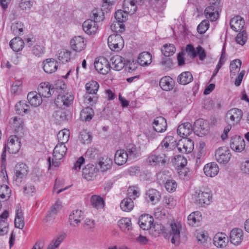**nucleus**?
Here are the masks:
<instances>
[{"instance_id": "3c124183", "label": "nucleus", "mask_w": 249, "mask_h": 249, "mask_svg": "<svg viewBox=\"0 0 249 249\" xmlns=\"http://www.w3.org/2000/svg\"><path fill=\"white\" fill-rule=\"evenodd\" d=\"M112 160L110 159L107 158H103L99 162L98 165L102 172H106L111 168Z\"/></svg>"}, {"instance_id": "f03ea898", "label": "nucleus", "mask_w": 249, "mask_h": 249, "mask_svg": "<svg viewBox=\"0 0 249 249\" xmlns=\"http://www.w3.org/2000/svg\"><path fill=\"white\" fill-rule=\"evenodd\" d=\"M66 86L62 84L61 86H56L55 87L48 82H42L38 87V93L42 97L49 98L56 92L57 93H62L66 89Z\"/></svg>"}, {"instance_id": "e2e57ef3", "label": "nucleus", "mask_w": 249, "mask_h": 249, "mask_svg": "<svg viewBox=\"0 0 249 249\" xmlns=\"http://www.w3.org/2000/svg\"><path fill=\"white\" fill-rule=\"evenodd\" d=\"M32 53L36 56L40 57L44 54L45 48L42 45L36 44L33 48Z\"/></svg>"}, {"instance_id": "2eb2a0df", "label": "nucleus", "mask_w": 249, "mask_h": 249, "mask_svg": "<svg viewBox=\"0 0 249 249\" xmlns=\"http://www.w3.org/2000/svg\"><path fill=\"white\" fill-rule=\"evenodd\" d=\"M97 169L93 164H88L82 170V176L88 181L93 180L96 176Z\"/></svg>"}, {"instance_id": "37998d69", "label": "nucleus", "mask_w": 249, "mask_h": 249, "mask_svg": "<svg viewBox=\"0 0 249 249\" xmlns=\"http://www.w3.org/2000/svg\"><path fill=\"white\" fill-rule=\"evenodd\" d=\"M134 207V202L130 197L124 198L120 203V208L124 212H130Z\"/></svg>"}, {"instance_id": "680f3d73", "label": "nucleus", "mask_w": 249, "mask_h": 249, "mask_svg": "<svg viewBox=\"0 0 249 249\" xmlns=\"http://www.w3.org/2000/svg\"><path fill=\"white\" fill-rule=\"evenodd\" d=\"M164 186L168 192L172 193L176 190L177 184L175 180L169 179L166 181Z\"/></svg>"}, {"instance_id": "6ab92c4d", "label": "nucleus", "mask_w": 249, "mask_h": 249, "mask_svg": "<svg viewBox=\"0 0 249 249\" xmlns=\"http://www.w3.org/2000/svg\"><path fill=\"white\" fill-rule=\"evenodd\" d=\"M231 28L235 32H241L244 30L245 21L243 18L239 16H237L231 19Z\"/></svg>"}, {"instance_id": "39448f33", "label": "nucleus", "mask_w": 249, "mask_h": 249, "mask_svg": "<svg viewBox=\"0 0 249 249\" xmlns=\"http://www.w3.org/2000/svg\"><path fill=\"white\" fill-rule=\"evenodd\" d=\"M67 148L64 144H57L53 151V158L52 161L51 158L48 159L49 166L51 165L56 167L60 164L59 160H61L65 155Z\"/></svg>"}, {"instance_id": "f704fd0d", "label": "nucleus", "mask_w": 249, "mask_h": 249, "mask_svg": "<svg viewBox=\"0 0 249 249\" xmlns=\"http://www.w3.org/2000/svg\"><path fill=\"white\" fill-rule=\"evenodd\" d=\"M110 61L112 64V68L115 71L121 70L125 65L124 59L120 55L112 57Z\"/></svg>"}, {"instance_id": "79ce46f5", "label": "nucleus", "mask_w": 249, "mask_h": 249, "mask_svg": "<svg viewBox=\"0 0 249 249\" xmlns=\"http://www.w3.org/2000/svg\"><path fill=\"white\" fill-rule=\"evenodd\" d=\"M242 62L240 59H237L232 61L230 65V75L231 77L235 76L240 71Z\"/></svg>"}, {"instance_id": "338daca9", "label": "nucleus", "mask_w": 249, "mask_h": 249, "mask_svg": "<svg viewBox=\"0 0 249 249\" xmlns=\"http://www.w3.org/2000/svg\"><path fill=\"white\" fill-rule=\"evenodd\" d=\"M21 84L20 81H16L12 85L11 92L15 95H19L21 92Z\"/></svg>"}, {"instance_id": "8fccbe9b", "label": "nucleus", "mask_w": 249, "mask_h": 249, "mask_svg": "<svg viewBox=\"0 0 249 249\" xmlns=\"http://www.w3.org/2000/svg\"><path fill=\"white\" fill-rule=\"evenodd\" d=\"M70 132L69 129H64L60 131L57 134L58 144H64L67 142L70 138Z\"/></svg>"}, {"instance_id": "ddd939ff", "label": "nucleus", "mask_w": 249, "mask_h": 249, "mask_svg": "<svg viewBox=\"0 0 249 249\" xmlns=\"http://www.w3.org/2000/svg\"><path fill=\"white\" fill-rule=\"evenodd\" d=\"M70 45L72 50L76 52H80L85 48L86 44L83 37L77 36L71 39Z\"/></svg>"}, {"instance_id": "bf43d9fd", "label": "nucleus", "mask_w": 249, "mask_h": 249, "mask_svg": "<svg viewBox=\"0 0 249 249\" xmlns=\"http://www.w3.org/2000/svg\"><path fill=\"white\" fill-rule=\"evenodd\" d=\"M239 32L235 38V40L238 44L243 45L247 41V35L244 30Z\"/></svg>"}, {"instance_id": "ea45409f", "label": "nucleus", "mask_w": 249, "mask_h": 249, "mask_svg": "<svg viewBox=\"0 0 249 249\" xmlns=\"http://www.w3.org/2000/svg\"><path fill=\"white\" fill-rule=\"evenodd\" d=\"M160 197L159 192L156 189H149L146 193V199L147 200L149 199L152 204H155L158 202Z\"/></svg>"}, {"instance_id": "9d476101", "label": "nucleus", "mask_w": 249, "mask_h": 249, "mask_svg": "<svg viewBox=\"0 0 249 249\" xmlns=\"http://www.w3.org/2000/svg\"><path fill=\"white\" fill-rule=\"evenodd\" d=\"M20 148L19 139L15 135L11 136L6 144L5 148H7L10 153L15 154L18 152Z\"/></svg>"}, {"instance_id": "a19ab883", "label": "nucleus", "mask_w": 249, "mask_h": 249, "mask_svg": "<svg viewBox=\"0 0 249 249\" xmlns=\"http://www.w3.org/2000/svg\"><path fill=\"white\" fill-rule=\"evenodd\" d=\"M24 41L19 37H16L10 42V46L12 50L16 52L21 51L24 47Z\"/></svg>"}, {"instance_id": "7ed1b4c3", "label": "nucleus", "mask_w": 249, "mask_h": 249, "mask_svg": "<svg viewBox=\"0 0 249 249\" xmlns=\"http://www.w3.org/2000/svg\"><path fill=\"white\" fill-rule=\"evenodd\" d=\"M160 147L152 151L148 156L146 162L153 166L165 165L169 161V159L163 153L159 152Z\"/></svg>"}, {"instance_id": "a18cd8bd", "label": "nucleus", "mask_w": 249, "mask_h": 249, "mask_svg": "<svg viewBox=\"0 0 249 249\" xmlns=\"http://www.w3.org/2000/svg\"><path fill=\"white\" fill-rule=\"evenodd\" d=\"M94 115V110L90 107H85L82 109L80 113L81 119L85 121H89L91 120Z\"/></svg>"}, {"instance_id": "0e129e2a", "label": "nucleus", "mask_w": 249, "mask_h": 249, "mask_svg": "<svg viewBox=\"0 0 249 249\" xmlns=\"http://www.w3.org/2000/svg\"><path fill=\"white\" fill-rule=\"evenodd\" d=\"M91 138L92 137L90 134L86 131H83L80 133V141L84 144L89 143L91 141Z\"/></svg>"}, {"instance_id": "bb28decb", "label": "nucleus", "mask_w": 249, "mask_h": 249, "mask_svg": "<svg viewBox=\"0 0 249 249\" xmlns=\"http://www.w3.org/2000/svg\"><path fill=\"white\" fill-rule=\"evenodd\" d=\"M83 219V213L79 210H73L69 216L70 224L76 227Z\"/></svg>"}, {"instance_id": "c85d7f7f", "label": "nucleus", "mask_w": 249, "mask_h": 249, "mask_svg": "<svg viewBox=\"0 0 249 249\" xmlns=\"http://www.w3.org/2000/svg\"><path fill=\"white\" fill-rule=\"evenodd\" d=\"M42 96L36 91L30 92L28 94L27 99L30 105L35 107L39 106L42 103Z\"/></svg>"}, {"instance_id": "c9c22d12", "label": "nucleus", "mask_w": 249, "mask_h": 249, "mask_svg": "<svg viewBox=\"0 0 249 249\" xmlns=\"http://www.w3.org/2000/svg\"><path fill=\"white\" fill-rule=\"evenodd\" d=\"M120 230L125 232H128L132 229L131 220L130 218L123 217L118 222Z\"/></svg>"}, {"instance_id": "393cba45", "label": "nucleus", "mask_w": 249, "mask_h": 249, "mask_svg": "<svg viewBox=\"0 0 249 249\" xmlns=\"http://www.w3.org/2000/svg\"><path fill=\"white\" fill-rule=\"evenodd\" d=\"M154 219L149 214L142 215L139 218L138 223L140 228L143 230H149L151 227Z\"/></svg>"}, {"instance_id": "e433bc0d", "label": "nucleus", "mask_w": 249, "mask_h": 249, "mask_svg": "<svg viewBox=\"0 0 249 249\" xmlns=\"http://www.w3.org/2000/svg\"><path fill=\"white\" fill-rule=\"evenodd\" d=\"M152 55L148 52L141 53L138 58V63L142 66H146L152 62Z\"/></svg>"}, {"instance_id": "dca6fc26", "label": "nucleus", "mask_w": 249, "mask_h": 249, "mask_svg": "<svg viewBox=\"0 0 249 249\" xmlns=\"http://www.w3.org/2000/svg\"><path fill=\"white\" fill-rule=\"evenodd\" d=\"M178 149L182 153H189L192 151L194 149V142L193 141L188 138H185L183 140H181L178 144Z\"/></svg>"}, {"instance_id": "6e6d98bb", "label": "nucleus", "mask_w": 249, "mask_h": 249, "mask_svg": "<svg viewBox=\"0 0 249 249\" xmlns=\"http://www.w3.org/2000/svg\"><path fill=\"white\" fill-rule=\"evenodd\" d=\"M11 190L7 185L0 186V198L1 199L9 198L11 194Z\"/></svg>"}, {"instance_id": "774afa93", "label": "nucleus", "mask_w": 249, "mask_h": 249, "mask_svg": "<svg viewBox=\"0 0 249 249\" xmlns=\"http://www.w3.org/2000/svg\"><path fill=\"white\" fill-rule=\"evenodd\" d=\"M53 116L58 122H62L67 120L66 113L62 110L55 111Z\"/></svg>"}, {"instance_id": "f8f14e48", "label": "nucleus", "mask_w": 249, "mask_h": 249, "mask_svg": "<svg viewBox=\"0 0 249 249\" xmlns=\"http://www.w3.org/2000/svg\"><path fill=\"white\" fill-rule=\"evenodd\" d=\"M170 236H172L171 243L178 245L180 242V233L181 228V225L178 223H172L170 225Z\"/></svg>"}, {"instance_id": "49530a36", "label": "nucleus", "mask_w": 249, "mask_h": 249, "mask_svg": "<svg viewBox=\"0 0 249 249\" xmlns=\"http://www.w3.org/2000/svg\"><path fill=\"white\" fill-rule=\"evenodd\" d=\"M29 106L24 101H19L15 105V110L19 115H24L28 113Z\"/></svg>"}, {"instance_id": "c03bdc74", "label": "nucleus", "mask_w": 249, "mask_h": 249, "mask_svg": "<svg viewBox=\"0 0 249 249\" xmlns=\"http://www.w3.org/2000/svg\"><path fill=\"white\" fill-rule=\"evenodd\" d=\"M65 89H64V91H62V93H57V100H60L64 106L68 107L72 103L73 100V96L72 95L69 93L61 95L65 92Z\"/></svg>"}, {"instance_id": "20e7f679", "label": "nucleus", "mask_w": 249, "mask_h": 249, "mask_svg": "<svg viewBox=\"0 0 249 249\" xmlns=\"http://www.w3.org/2000/svg\"><path fill=\"white\" fill-rule=\"evenodd\" d=\"M193 198L196 205L205 208L212 202L213 195L210 192L198 189L195 191Z\"/></svg>"}, {"instance_id": "4be33fe9", "label": "nucleus", "mask_w": 249, "mask_h": 249, "mask_svg": "<svg viewBox=\"0 0 249 249\" xmlns=\"http://www.w3.org/2000/svg\"><path fill=\"white\" fill-rule=\"evenodd\" d=\"M193 127L189 122L182 123L179 125L177 129V133L180 137L185 138L192 134Z\"/></svg>"}, {"instance_id": "aec40b11", "label": "nucleus", "mask_w": 249, "mask_h": 249, "mask_svg": "<svg viewBox=\"0 0 249 249\" xmlns=\"http://www.w3.org/2000/svg\"><path fill=\"white\" fill-rule=\"evenodd\" d=\"M243 116V113L241 109L234 108L229 110L226 113L227 120H230L232 124L238 123Z\"/></svg>"}, {"instance_id": "1a4fd4ad", "label": "nucleus", "mask_w": 249, "mask_h": 249, "mask_svg": "<svg viewBox=\"0 0 249 249\" xmlns=\"http://www.w3.org/2000/svg\"><path fill=\"white\" fill-rule=\"evenodd\" d=\"M94 67L98 72L103 75L107 74L110 69L108 60L104 57H100L96 59L94 62Z\"/></svg>"}, {"instance_id": "473e14b6", "label": "nucleus", "mask_w": 249, "mask_h": 249, "mask_svg": "<svg viewBox=\"0 0 249 249\" xmlns=\"http://www.w3.org/2000/svg\"><path fill=\"white\" fill-rule=\"evenodd\" d=\"M202 220L201 213L199 211L192 213L188 216V223L192 226H198Z\"/></svg>"}, {"instance_id": "864d4df0", "label": "nucleus", "mask_w": 249, "mask_h": 249, "mask_svg": "<svg viewBox=\"0 0 249 249\" xmlns=\"http://www.w3.org/2000/svg\"><path fill=\"white\" fill-rule=\"evenodd\" d=\"M90 17L93 18V21L97 23L98 22L103 21L104 19V12L97 9H94L91 12Z\"/></svg>"}, {"instance_id": "58836bf2", "label": "nucleus", "mask_w": 249, "mask_h": 249, "mask_svg": "<svg viewBox=\"0 0 249 249\" xmlns=\"http://www.w3.org/2000/svg\"><path fill=\"white\" fill-rule=\"evenodd\" d=\"M193 77L189 71H184L180 73L177 78V82L181 85H187L192 82Z\"/></svg>"}, {"instance_id": "72a5a7b5", "label": "nucleus", "mask_w": 249, "mask_h": 249, "mask_svg": "<svg viewBox=\"0 0 249 249\" xmlns=\"http://www.w3.org/2000/svg\"><path fill=\"white\" fill-rule=\"evenodd\" d=\"M125 151L129 160L135 159L140 155L139 148L133 143L128 144L126 146Z\"/></svg>"}, {"instance_id": "4468645a", "label": "nucleus", "mask_w": 249, "mask_h": 249, "mask_svg": "<svg viewBox=\"0 0 249 249\" xmlns=\"http://www.w3.org/2000/svg\"><path fill=\"white\" fill-rule=\"evenodd\" d=\"M243 240V231L241 229H233L230 235L231 243L235 246L239 245Z\"/></svg>"}, {"instance_id": "603ef678", "label": "nucleus", "mask_w": 249, "mask_h": 249, "mask_svg": "<svg viewBox=\"0 0 249 249\" xmlns=\"http://www.w3.org/2000/svg\"><path fill=\"white\" fill-rule=\"evenodd\" d=\"M176 52V48L172 44H164L161 48L162 54L166 57H169L174 54Z\"/></svg>"}, {"instance_id": "c756f323", "label": "nucleus", "mask_w": 249, "mask_h": 249, "mask_svg": "<svg viewBox=\"0 0 249 249\" xmlns=\"http://www.w3.org/2000/svg\"><path fill=\"white\" fill-rule=\"evenodd\" d=\"M129 160L124 149L116 151L114 156V162L118 165L124 164Z\"/></svg>"}, {"instance_id": "09e8293b", "label": "nucleus", "mask_w": 249, "mask_h": 249, "mask_svg": "<svg viewBox=\"0 0 249 249\" xmlns=\"http://www.w3.org/2000/svg\"><path fill=\"white\" fill-rule=\"evenodd\" d=\"M91 205L96 209H101L104 206V201L102 197L97 195L92 196L90 198Z\"/></svg>"}, {"instance_id": "4d7b16f0", "label": "nucleus", "mask_w": 249, "mask_h": 249, "mask_svg": "<svg viewBox=\"0 0 249 249\" xmlns=\"http://www.w3.org/2000/svg\"><path fill=\"white\" fill-rule=\"evenodd\" d=\"M164 227L161 224L156 223L151 225L150 231L155 236H158L163 230Z\"/></svg>"}, {"instance_id": "de8ad7c7", "label": "nucleus", "mask_w": 249, "mask_h": 249, "mask_svg": "<svg viewBox=\"0 0 249 249\" xmlns=\"http://www.w3.org/2000/svg\"><path fill=\"white\" fill-rule=\"evenodd\" d=\"M99 88V85L95 81H90L85 85L87 93L89 94H95L97 93Z\"/></svg>"}, {"instance_id": "412c9836", "label": "nucleus", "mask_w": 249, "mask_h": 249, "mask_svg": "<svg viewBox=\"0 0 249 249\" xmlns=\"http://www.w3.org/2000/svg\"><path fill=\"white\" fill-rule=\"evenodd\" d=\"M57 68V61L53 58L46 59L43 62V70L47 73H52L55 72Z\"/></svg>"}, {"instance_id": "5701e85b", "label": "nucleus", "mask_w": 249, "mask_h": 249, "mask_svg": "<svg viewBox=\"0 0 249 249\" xmlns=\"http://www.w3.org/2000/svg\"><path fill=\"white\" fill-rule=\"evenodd\" d=\"M208 122L202 119H197L194 123L193 130L195 133L199 132L201 134L204 135L208 132Z\"/></svg>"}, {"instance_id": "13d9d810", "label": "nucleus", "mask_w": 249, "mask_h": 249, "mask_svg": "<svg viewBox=\"0 0 249 249\" xmlns=\"http://www.w3.org/2000/svg\"><path fill=\"white\" fill-rule=\"evenodd\" d=\"M58 59L63 64L68 62L70 60V52L66 50L61 51L58 54Z\"/></svg>"}, {"instance_id": "a211bd4d", "label": "nucleus", "mask_w": 249, "mask_h": 249, "mask_svg": "<svg viewBox=\"0 0 249 249\" xmlns=\"http://www.w3.org/2000/svg\"><path fill=\"white\" fill-rule=\"evenodd\" d=\"M220 6H216L210 4L206 7L204 11V14L206 18L212 21L216 20L219 17V10Z\"/></svg>"}, {"instance_id": "69168bd1", "label": "nucleus", "mask_w": 249, "mask_h": 249, "mask_svg": "<svg viewBox=\"0 0 249 249\" xmlns=\"http://www.w3.org/2000/svg\"><path fill=\"white\" fill-rule=\"evenodd\" d=\"M23 24L22 22L19 21L13 23L11 26V29L15 34H18L22 32L23 31Z\"/></svg>"}, {"instance_id": "f3484780", "label": "nucleus", "mask_w": 249, "mask_h": 249, "mask_svg": "<svg viewBox=\"0 0 249 249\" xmlns=\"http://www.w3.org/2000/svg\"><path fill=\"white\" fill-rule=\"evenodd\" d=\"M152 126L154 130L157 132H164L167 127L166 120L163 117H157L154 120Z\"/></svg>"}, {"instance_id": "4c0bfd02", "label": "nucleus", "mask_w": 249, "mask_h": 249, "mask_svg": "<svg viewBox=\"0 0 249 249\" xmlns=\"http://www.w3.org/2000/svg\"><path fill=\"white\" fill-rule=\"evenodd\" d=\"M226 234L220 233L216 234L213 238V244L217 248H223L227 245Z\"/></svg>"}, {"instance_id": "6e6552de", "label": "nucleus", "mask_w": 249, "mask_h": 249, "mask_svg": "<svg viewBox=\"0 0 249 249\" xmlns=\"http://www.w3.org/2000/svg\"><path fill=\"white\" fill-rule=\"evenodd\" d=\"M231 157L230 150L228 147H220L215 150V158L219 163L227 164L230 161Z\"/></svg>"}, {"instance_id": "cd10ccee", "label": "nucleus", "mask_w": 249, "mask_h": 249, "mask_svg": "<svg viewBox=\"0 0 249 249\" xmlns=\"http://www.w3.org/2000/svg\"><path fill=\"white\" fill-rule=\"evenodd\" d=\"M159 85L163 90L170 91L175 86V81L170 76H164L160 79Z\"/></svg>"}, {"instance_id": "f257e3e1", "label": "nucleus", "mask_w": 249, "mask_h": 249, "mask_svg": "<svg viewBox=\"0 0 249 249\" xmlns=\"http://www.w3.org/2000/svg\"><path fill=\"white\" fill-rule=\"evenodd\" d=\"M124 10H119L115 13V18L117 21V24L121 29H124V25L123 22L127 19V13L134 14L136 11V6H135L133 1L130 0H124L123 3Z\"/></svg>"}, {"instance_id": "5fc2aeb1", "label": "nucleus", "mask_w": 249, "mask_h": 249, "mask_svg": "<svg viewBox=\"0 0 249 249\" xmlns=\"http://www.w3.org/2000/svg\"><path fill=\"white\" fill-rule=\"evenodd\" d=\"M65 235L61 234L59 235L56 238L54 239L49 244L47 249H56L57 248L61 243L64 240Z\"/></svg>"}, {"instance_id": "052dcab7", "label": "nucleus", "mask_w": 249, "mask_h": 249, "mask_svg": "<svg viewBox=\"0 0 249 249\" xmlns=\"http://www.w3.org/2000/svg\"><path fill=\"white\" fill-rule=\"evenodd\" d=\"M209 26L210 24L209 21L208 20H204L197 26V32L200 34H203L209 29Z\"/></svg>"}, {"instance_id": "0eeeda50", "label": "nucleus", "mask_w": 249, "mask_h": 249, "mask_svg": "<svg viewBox=\"0 0 249 249\" xmlns=\"http://www.w3.org/2000/svg\"><path fill=\"white\" fill-rule=\"evenodd\" d=\"M108 45L113 51L118 52L124 46V41L122 36L118 34H114L108 36L107 39Z\"/></svg>"}, {"instance_id": "9b49d317", "label": "nucleus", "mask_w": 249, "mask_h": 249, "mask_svg": "<svg viewBox=\"0 0 249 249\" xmlns=\"http://www.w3.org/2000/svg\"><path fill=\"white\" fill-rule=\"evenodd\" d=\"M230 146L233 151L240 152L245 147V141L239 136H233L230 140Z\"/></svg>"}, {"instance_id": "a878e982", "label": "nucleus", "mask_w": 249, "mask_h": 249, "mask_svg": "<svg viewBox=\"0 0 249 249\" xmlns=\"http://www.w3.org/2000/svg\"><path fill=\"white\" fill-rule=\"evenodd\" d=\"M82 27L84 32L88 35L95 34L98 28L97 23L91 19H87L85 21Z\"/></svg>"}, {"instance_id": "423d86ee", "label": "nucleus", "mask_w": 249, "mask_h": 249, "mask_svg": "<svg viewBox=\"0 0 249 249\" xmlns=\"http://www.w3.org/2000/svg\"><path fill=\"white\" fill-rule=\"evenodd\" d=\"M28 173V167L25 164L21 163L17 164L15 167L13 183L17 186H20L26 178Z\"/></svg>"}, {"instance_id": "7c9ffc66", "label": "nucleus", "mask_w": 249, "mask_h": 249, "mask_svg": "<svg viewBox=\"0 0 249 249\" xmlns=\"http://www.w3.org/2000/svg\"><path fill=\"white\" fill-rule=\"evenodd\" d=\"M62 206L60 202L57 201L53 205L50 210L48 211V213L45 218L46 222L53 221L57 213L61 209Z\"/></svg>"}, {"instance_id": "b1692460", "label": "nucleus", "mask_w": 249, "mask_h": 249, "mask_svg": "<svg viewBox=\"0 0 249 249\" xmlns=\"http://www.w3.org/2000/svg\"><path fill=\"white\" fill-rule=\"evenodd\" d=\"M205 174L209 177H214L219 172V167L215 162H212L206 164L203 168Z\"/></svg>"}, {"instance_id": "2f4dec72", "label": "nucleus", "mask_w": 249, "mask_h": 249, "mask_svg": "<svg viewBox=\"0 0 249 249\" xmlns=\"http://www.w3.org/2000/svg\"><path fill=\"white\" fill-rule=\"evenodd\" d=\"M176 144V141L174 137L168 136L164 138L159 147H161V149H166V151H168L169 149H172Z\"/></svg>"}]
</instances>
